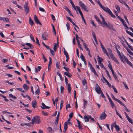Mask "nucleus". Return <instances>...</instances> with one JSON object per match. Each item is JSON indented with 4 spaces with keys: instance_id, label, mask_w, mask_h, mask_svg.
<instances>
[{
    "instance_id": "nucleus-1",
    "label": "nucleus",
    "mask_w": 133,
    "mask_h": 133,
    "mask_svg": "<svg viewBox=\"0 0 133 133\" xmlns=\"http://www.w3.org/2000/svg\"><path fill=\"white\" fill-rule=\"evenodd\" d=\"M102 21L103 23H103L104 24V27L105 26L109 29H111L112 30H114V29H112L113 25H112L109 23V22H108V24H107L105 20Z\"/></svg>"
},
{
    "instance_id": "nucleus-2",
    "label": "nucleus",
    "mask_w": 133,
    "mask_h": 133,
    "mask_svg": "<svg viewBox=\"0 0 133 133\" xmlns=\"http://www.w3.org/2000/svg\"><path fill=\"white\" fill-rule=\"evenodd\" d=\"M79 5L81 7L82 9H83L86 11H88L89 10V9L87 8V6L84 3H82V1H81L79 2Z\"/></svg>"
},
{
    "instance_id": "nucleus-3",
    "label": "nucleus",
    "mask_w": 133,
    "mask_h": 133,
    "mask_svg": "<svg viewBox=\"0 0 133 133\" xmlns=\"http://www.w3.org/2000/svg\"><path fill=\"white\" fill-rule=\"evenodd\" d=\"M24 8L26 14H27L29 12V8L28 6V2L25 3L24 5Z\"/></svg>"
},
{
    "instance_id": "nucleus-4",
    "label": "nucleus",
    "mask_w": 133,
    "mask_h": 133,
    "mask_svg": "<svg viewBox=\"0 0 133 133\" xmlns=\"http://www.w3.org/2000/svg\"><path fill=\"white\" fill-rule=\"evenodd\" d=\"M96 86L95 87V89L97 93L99 94H100V92H101V91H102L101 90V89L98 85L97 84H96Z\"/></svg>"
},
{
    "instance_id": "nucleus-5",
    "label": "nucleus",
    "mask_w": 133,
    "mask_h": 133,
    "mask_svg": "<svg viewBox=\"0 0 133 133\" xmlns=\"http://www.w3.org/2000/svg\"><path fill=\"white\" fill-rule=\"evenodd\" d=\"M107 115L105 113V112H103L100 115L99 118L101 120H103L104 119Z\"/></svg>"
},
{
    "instance_id": "nucleus-6",
    "label": "nucleus",
    "mask_w": 133,
    "mask_h": 133,
    "mask_svg": "<svg viewBox=\"0 0 133 133\" xmlns=\"http://www.w3.org/2000/svg\"><path fill=\"white\" fill-rule=\"evenodd\" d=\"M34 21L37 24H38L41 25H42V24L39 20L38 18L35 15L34 16Z\"/></svg>"
},
{
    "instance_id": "nucleus-7",
    "label": "nucleus",
    "mask_w": 133,
    "mask_h": 133,
    "mask_svg": "<svg viewBox=\"0 0 133 133\" xmlns=\"http://www.w3.org/2000/svg\"><path fill=\"white\" fill-rule=\"evenodd\" d=\"M48 35L47 33L44 32L42 35V37L43 39L47 40V39L46 37L48 36Z\"/></svg>"
},
{
    "instance_id": "nucleus-8",
    "label": "nucleus",
    "mask_w": 133,
    "mask_h": 133,
    "mask_svg": "<svg viewBox=\"0 0 133 133\" xmlns=\"http://www.w3.org/2000/svg\"><path fill=\"white\" fill-rule=\"evenodd\" d=\"M35 122L36 123L39 124L41 122L39 117L38 116H36Z\"/></svg>"
},
{
    "instance_id": "nucleus-9",
    "label": "nucleus",
    "mask_w": 133,
    "mask_h": 133,
    "mask_svg": "<svg viewBox=\"0 0 133 133\" xmlns=\"http://www.w3.org/2000/svg\"><path fill=\"white\" fill-rule=\"evenodd\" d=\"M110 57L117 64H119V62L117 59L115 57L113 54L110 55Z\"/></svg>"
},
{
    "instance_id": "nucleus-10",
    "label": "nucleus",
    "mask_w": 133,
    "mask_h": 133,
    "mask_svg": "<svg viewBox=\"0 0 133 133\" xmlns=\"http://www.w3.org/2000/svg\"><path fill=\"white\" fill-rule=\"evenodd\" d=\"M124 58L125 59V61L127 62V64L130 66H132V64L129 61L128 59H127V57L126 56H124Z\"/></svg>"
},
{
    "instance_id": "nucleus-11",
    "label": "nucleus",
    "mask_w": 133,
    "mask_h": 133,
    "mask_svg": "<svg viewBox=\"0 0 133 133\" xmlns=\"http://www.w3.org/2000/svg\"><path fill=\"white\" fill-rule=\"evenodd\" d=\"M102 9L104 11L106 12L107 13L109 14L110 13V11H111L109 8H106L104 7H103V8H102Z\"/></svg>"
},
{
    "instance_id": "nucleus-12",
    "label": "nucleus",
    "mask_w": 133,
    "mask_h": 133,
    "mask_svg": "<svg viewBox=\"0 0 133 133\" xmlns=\"http://www.w3.org/2000/svg\"><path fill=\"white\" fill-rule=\"evenodd\" d=\"M42 106L41 108L43 109H48L50 108V107L46 106L45 104L43 103L42 104Z\"/></svg>"
},
{
    "instance_id": "nucleus-13",
    "label": "nucleus",
    "mask_w": 133,
    "mask_h": 133,
    "mask_svg": "<svg viewBox=\"0 0 133 133\" xmlns=\"http://www.w3.org/2000/svg\"><path fill=\"white\" fill-rule=\"evenodd\" d=\"M23 87L25 91H26L28 90L29 88V86L27 85L26 84H23Z\"/></svg>"
},
{
    "instance_id": "nucleus-14",
    "label": "nucleus",
    "mask_w": 133,
    "mask_h": 133,
    "mask_svg": "<svg viewBox=\"0 0 133 133\" xmlns=\"http://www.w3.org/2000/svg\"><path fill=\"white\" fill-rule=\"evenodd\" d=\"M84 118L86 122H88L89 121V119L90 118V116L85 115L84 116Z\"/></svg>"
},
{
    "instance_id": "nucleus-15",
    "label": "nucleus",
    "mask_w": 133,
    "mask_h": 133,
    "mask_svg": "<svg viewBox=\"0 0 133 133\" xmlns=\"http://www.w3.org/2000/svg\"><path fill=\"white\" fill-rule=\"evenodd\" d=\"M36 104L37 102L36 101L35 99H34L32 102V107L33 108H35Z\"/></svg>"
},
{
    "instance_id": "nucleus-16",
    "label": "nucleus",
    "mask_w": 133,
    "mask_h": 133,
    "mask_svg": "<svg viewBox=\"0 0 133 133\" xmlns=\"http://www.w3.org/2000/svg\"><path fill=\"white\" fill-rule=\"evenodd\" d=\"M94 17L97 22H99L102 25L103 24V23L99 19V18L96 15H94Z\"/></svg>"
},
{
    "instance_id": "nucleus-17",
    "label": "nucleus",
    "mask_w": 133,
    "mask_h": 133,
    "mask_svg": "<svg viewBox=\"0 0 133 133\" xmlns=\"http://www.w3.org/2000/svg\"><path fill=\"white\" fill-rule=\"evenodd\" d=\"M76 9L77 10H78L79 14H80L81 15V16H83V14L81 11V10L80 9V8L78 6H76Z\"/></svg>"
},
{
    "instance_id": "nucleus-18",
    "label": "nucleus",
    "mask_w": 133,
    "mask_h": 133,
    "mask_svg": "<svg viewBox=\"0 0 133 133\" xmlns=\"http://www.w3.org/2000/svg\"><path fill=\"white\" fill-rule=\"evenodd\" d=\"M68 93L70 94L71 90V85L69 83L68 84Z\"/></svg>"
},
{
    "instance_id": "nucleus-19",
    "label": "nucleus",
    "mask_w": 133,
    "mask_h": 133,
    "mask_svg": "<svg viewBox=\"0 0 133 133\" xmlns=\"http://www.w3.org/2000/svg\"><path fill=\"white\" fill-rule=\"evenodd\" d=\"M29 23L31 26H32L34 25V23L32 19L30 17L29 18Z\"/></svg>"
},
{
    "instance_id": "nucleus-20",
    "label": "nucleus",
    "mask_w": 133,
    "mask_h": 133,
    "mask_svg": "<svg viewBox=\"0 0 133 133\" xmlns=\"http://www.w3.org/2000/svg\"><path fill=\"white\" fill-rule=\"evenodd\" d=\"M25 45L30 47L31 49H33L34 48L33 46L30 43H26L25 44Z\"/></svg>"
},
{
    "instance_id": "nucleus-21",
    "label": "nucleus",
    "mask_w": 133,
    "mask_h": 133,
    "mask_svg": "<svg viewBox=\"0 0 133 133\" xmlns=\"http://www.w3.org/2000/svg\"><path fill=\"white\" fill-rule=\"evenodd\" d=\"M91 70V71L94 74L96 75L97 76H98V74L96 73L94 68V67L92 68L91 69H90Z\"/></svg>"
},
{
    "instance_id": "nucleus-22",
    "label": "nucleus",
    "mask_w": 133,
    "mask_h": 133,
    "mask_svg": "<svg viewBox=\"0 0 133 133\" xmlns=\"http://www.w3.org/2000/svg\"><path fill=\"white\" fill-rule=\"evenodd\" d=\"M114 127L116 128L117 131H119L120 130V128H119V126L116 124H115L114 126Z\"/></svg>"
},
{
    "instance_id": "nucleus-23",
    "label": "nucleus",
    "mask_w": 133,
    "mask_h": 133,
    "mask_svg": "<svg viewBox=\"0 0 133 133\" xmlns=\"http://www.w3.org/2000/svg\"><path fill=\"white\" fill-rule=\"evenodd\" d=\"M83 45L84 46V48L86 50L88 51L89 52H90L89 49L87 47V45L85 43H84Z\"/></svg>"
},
{
    "instance_id": "nucleus-24",
    "label": "nucleus",
    "mask_w": 133,
    "mask_h": 133,
    "mask_svg": "<svg viewBox=\"0 0 133 133\" xmlns=\"http://www.w3.org/2000/svg\"><path fill=\"white\" fill-rule=\"evenodd\" d=\"M69 70V68H67V76L69 77L70 78L71 77L72 75L69 73V71H68Z\"/></svg>"
},
{
    "instance_id": "nucleus-25",
    "label": "nucleus",
    "mask_w": 133,
    "mask_h": 133,
    "mask_svg": "<svg viewBox=\"0 0 133 133\" xmlns=\"http://www.w3.org/2000/svg\"><path fill=\"white\" fill-rule=\"evenodd\" d=\"M98 63H101L102 61H103V59L102 58L98 56Z\"/></svg>"
},
{
    "instance_id": "nucleus-26",
    "label": "nucleus",
    "mask_w": 133,
    "mask_h": 133,
    "mask_svg": "<svg viewBox=\"0 0 133 133\" xmlns=\"http://www.w3.org/2000/svg\"><path fill=\"white\" fill-rule=\"evenodd\" d=\"M56 44H57L58 45V40H57V43H56L55 44L54 46V49L55 51H56L57 49L56 48Z\"/></svg>"
},
{
    "instance_id": "nucleus-27",
    "label": "nucleus",
    "mask_w": 133,
    "mask_h": 133,
    "mask_svg": "<svg viewBox=\"0 0 133 133\" xmlns=\"http://www.w3.org/2000/svg\"><path fill=\"white\" fill-rule=\"evenodd\" d=\"M127 118L129 122L130 123L132 124H133L132 120L129 117H127Z\"/></svg>"
},
{
    "instance_id": "nucleus-28",
    "label": "nucleus",
    "mask_w": 133,
    "mask_h": 133,
    "mask_svg": "<svg viewBox=\"0 0 133 133\" xmlns=\"http://www.w3.org/2000/svg\"><path fill=\"white\" fill-rule=\"evenodd\" d=\"M124 56V55L123 56ZM119 56V58L121 59V61L122 62H123V63H124L125 61H124V59L123 58V57L121 55V56Z\"/></svg>"
},
{
    "instance_id": "nucleus-29",
    "label": "nucleus",
    "mask_w": 133,
    "mask_h": 133,
    "mask_svg": "<svg viewBox=\"0 0 133 133\" xmlns=\"http://www.w3.org/2000/svg\"><path fill=\"white\" fill-rule=\"evenodd\" d=\"M116 101L118 102L120 104L122 105L124 107L125 105L121 101L118 99H117Z\"/></svg>"
},
{
    "instance_id": "nucleus-30",
    "label": "nucleus",
    "mask_w": 133,
    "mask_h": 133,
    "mask_svg": "<svg viewBox=\"0 0 133 133\" xmlns=\"http://www.w3.org/2000/svg\"><path fill=\"white\" fill-rule=\"evenodd\" d=\"M80 57L81 59L83 61H85V59L84 58V57L82 54H81Z\"/></svg>"
},
{
    "instance_id": "nucleus-31",
    "label": "nucleus",
    "mask_w": 133,
    "mask_h": 133,
    "mask_svg": "<svg viewBox=\"0 0 133 133\" xmlns=\"http://www.w3.org/2000/svg\"><path fill=\"white\" fill-rule=\"evenodd\" d=\"M115 7L118 12L119 13L120 12V10L119 6L118 5H116Z\"/></svg>"
},
{
    "instance_id": "nucleus-32",
    "label": "nucleus",
    "mask_w": 133,
    "mask_h": 133,
    "mask_svg": "<svg viewBox=\"0 0 133 133\" xmlns=\"http://www.w3.org/2000/svg\"><path fill=\"white\" fill-rule=\"evenodd\" d=\"M64 132H65L66 131V122H65L64 125Z\"/></svg>"
},
{
    "instance_id": "nucleus-33",
    "label": "nucleus",
    "mask_w": 133,
    "mask_h": 133,
    "mask_svg": "<svg viewBox=\"0 0 133 133\" xmlns=\"http://www.w3.org/2000/svg\"><path fill=\"white\" fill-rule=\"evenodd\" d=\"M35 94L37 95H39L40 93V90L39 89L38 87L37 90L35 92Z\"/></svg>"
},
{
    "instance_id": "nucleus-34",
    "label": "nucleus",
    "mask_w": 133,
    "mask_h": 133,
    "mask_svg": "<svg viewBox=\"0 0 133 133\" xmlns=\"http://www.w3.org/2000/svg\"><path fill=\"white\" fill-rule=\"evenodd\" d=\"M48 130L49 132H50V133H52V128L50 127H48Z\"/></svg>"
},
{
    "instance_id": "nucleus-35",
    "label": "nucleus",
    "mask_w": 133,
    "mask_h": 133,
    "mask_svg": "<svg viewBox=\"0 0 133 133\" xmlns=\"http://www.w3.org/2000/svg\"><path fill=\"white\" fill-rule=\"evenodd\" d=\"M122 83L124 85L125 87V88L127 89H129V88L128 86H127V84L126 83H125L124 82H122Z\"/></svg>"
},
{
    "instance_id": "nucleus-36",
    "label": "nucleus",
    "mask_w": 133,
    "mask_h": 133,
    "mask_svg": "<svg viewBox=\"0 0 133 133\" xmlns=\"http://www.w3.org/2000/svg\"><path fill=\"white\" fill-rule=\"evenodd\" d=\"M107 50L109 52V54L110 55H110H111L112 54H112V50L110 48H108V49Z\"/></svg>"
},
{
    "instance_id": "nucleus-37",
    "label": "nucleus",
    "mask_w": 133,
    "mask_h": 133,
    "mask_svg": "<svg viewBox=\"0 0 133 133\" xmlns=\"http://www.w3.org/2000/svg\"><path fill=\"white\" fill-rule=\"evenodd\" d=\"M102 50L104 53H105L107 56H108V54L107 52V50L105 49L104 48V49H103Z\"/></svg>"
},
{
    "instance_id": "nucleus-38",
    "label": "nucleus",
    "mask_w": 133,
    "mask_h": 133,
    "mask_svg": "<svg viewBox=\"0 0 133 133\" xmlns=\"http://www.w3.org/2000/svg\"><path fill=\"white\" fill-rule=\"evenodd\" d=\"M126 32L129 35L133 37V34L131 32L128 31L127 30H126Z\"/></svg>"
},
{
    "instance_id": "nucleus-39",
    "label": "nucleus",
    "mask_w": 133,
    "mask_h": 133,
    "mask_svg": "<svg viewBox=\"0 0 133 133\" xmlns=\"http://www.w3.org/2000/svg\"><path fill=\"white\" fill-rule=\"evenodd\" d=\"M109 14L110 15V16L112 17L113 18H115V16L113 14L111 11H110V12Z\"/></svg>"
},
{
    "instance_id": "nucleus-40",
    "label": "nucleus",
    "mask_w": 133,
    "mask_h": 133,
    "mask_svg": "<svg viewBox=\"0 0 133 133\" xmlns=\"http://www.w3.org/2000/svg\"><path fill=\"white\" fill-rule=\"evenodd\" d=\"M116 112L117 114L119 116V117L122 119L123 118L122 116L120 115L119 114L117 110H116Z\"/></svg>"
},
{
    "instance_id": "nucleus-41",
    "label": "nucleus",
    "mask_w": 133,
    "mask_h": 133,
    "mask_svg": "<svg viewBox=\"0 0 133 133\" xmlns=\"http://www.w3.org/2000/svg\"><path fill=\"white\" fill-rule=\"evenodd\" d=\"M9 96L10 97H11L15 99H16L17 98V97H16L15 96L12 94H9Z\"/></svg>"
},
{
    "instance_id": "nucleus-42",
    "label": "nucleus",
    "mask_w": 133,
    "mask_h": 133,
    "mask_svg": "<svg viewBox=\"0 0 133 133\" xmlns=\"http://www.w3.org/2000/svg\"><path fill=\"white\" fill-rule=\"evenodd\" d=\"M63 65L64 66L63 68H64V69L66 71V68L65 67V66H66V63L64 61H63Z\"/></svg>"
},
{
    "instance_id": "nucleus-43",
    "label": "nucleus",
    "mask_w": 133,
    "mask_h": 133,
    "mask_svg": "<svg viewBox=\"0 0 133 133\" xmlns=\"http://www.w3.org/2000/svg\"><path fill=\"white\" fill-rule=\"evenodd\" d=\"M90 121L91 122H95V120L94 118L91 117V116H90Z\"/></svg>"
},
{
    "instance_id": "nucleus-44",
    "label": "nucleus",
    "mask_w": 133,
    "mask_h": 133,
    "mask_svg": "<svg viewBox=\"0 0 133 133\" xmlns=\"http://www.w3.org/2000/svg\"><path fill=\"white\" fill-rule=\"evenodd\" d=\"M99 65L100 66L101 68H103L104 69L106 70V68H104V65L102 63H99Z\"/></svg>"
},
{
    "instance_id": "nucleus-45",
    "label": "nucleus",
    "mask_w": 133,
    "mask_h": 133,
    "mask_svg": "<svg viewBox=\"0 0 133 133\" xmlns=\"http://www.w3.org/2000/svg\"><path fill=\"white\" fill-rule=\"evenodd\" d=\"M71 4L72 6V7L77 12V10L76 9V7H75L74 3H71Z\"/></svg>"
},
{
    "instance_id": "nucleus-46",
    "label": "nucleus",
    "mask_w": 133,
    "mask_h": 133,
    "mask_svg": "<svg viewBox=\"0 0 133 133\" xmlns=\"http://www.w3.org/2000/svg\"><path fill=\"white\" fill-rule=\"evenodd\" d=\"M124 109L127 112L129 113L130 112V110L127 109L125 105L124 106Z\"/></svg>"
},
{
    "instance_id": "nucleus-47",
    "label": "nucleus",
    "mask_w": 133,
    "mask_h": 133,
    "mask_svg": "<svg viewBox=\"0 0 133 133\" xmlns=\"http://www.w3.org/2000/svg\"><path fill=\"white\" fill-rule=\"evenodd\" d=\"M83 100L84 101V108H85V107L86 105H87V101H85L84 99H83Z\"/></svg>"
},
{
    "instance_id": "nucleus-48",
    "label": "nucleus",
    "mask_w": 133,
    "mask_h": 133,
    "mask_svg": "<svg viewBox=\"0 0 133 133\" xmlns=\"http://www.w3.org/2000/svg\"><path fill=\"white\" fill-rule=\"evenodd\" d=\"M87 83V82L85 78L84 79V80H83L82 81V84L83 85L85 86Z\"/></svg>"
},
{
    "instance_id": "nucleus-49",
    "label": "nucleus",
    "mask_w": 133,
    "mask_h": 133,
    "mask_svg": "<svg viewBox=\"0 0 133 133\" xmlns=\"http://www.w3.org/2000/svg\"><path fill=\"white\" fill-rule=\"evenodd\" d=\"M111 96L112 98L114 100L116 101L117 99L116 98H115L112 94H111Z\"/></svg>"
},
{
    "instance_id": "nucleus-50",
    "label": "nucleus",
    "mask_w": 133,
    "mask_h": 133,
    "mask_svg": "<svg viewBox=\"0 0 133 133\" xmlns=\"http://www.w3.org/2000/svg\"><path fill=\"white\" fill-rule=\"evenodd\" d=\"M127 51L131 55L133 56V53L132 52H131L130 50L129 49H128L127 50Z\"/></svg>"
},
{
    "instance_id": "nucleus-51",
    "label": "nucleus",
    "mask_w": 133,
    "mask_h": 133,
    "mask_svg": "<svg viewBox=\"0 0 133 133\" xmlns=\"http://www.w3.org/2000/svg\"><path fill=\"white\" fill-rule=\"evenodd\" d=\"M112 87L113 89L114 90V91L116 93H118V91L116 88H115V87L113 85H112Z\"/></svg>"
},
{
    "instance_id": "nucleus-52",
    "label": "nucleus",
    "mask_w": 133,
    "mask_h": 133,
    "mask_svg": "<svg viewBox=\"0 0 133 133\" xmlns=\"http://www.w3.org/2000/svg\"><path fill=\"white\" fill-rule=\"evenodd\" d=\"M116 50L119 56H121V54L120 52L118 50L117 48H116Z\"/></svg>"
},
{
    "instance_id": "nucleus-53",
    "label": "nucleus",
    "mask_w": 133,
    "mask_h": 133,
    "mask_svg": "<svg viewBox=\"0 0 133 133\" xmlns=\"http://www.w3.org/2000/svg\"><path fill=\"white\" fill-rule=\"evenodd\" d=\"M64 89V87L62 86L61 87V93H62L63 92V90Z\"/></svg>"
},
{
    "instance_id": "nucleus-54",
    "label": "nucleus",
    "mask_w": 133,
    "mask_h": 133,
    "mask_svg": "<svg viewBox=\"0 0 133 133\" xmlns=\"http://www.w3.org/2000/svg\"><path fill=\"white\" fill-rule=\"evenodd\" d=\"M88 65H89V67L90 68V69H91V68H92L93 67L92 65L90 63V62H88Z\"/></svg>"
},
{
    "instance_id": "nucleus-55",
    "label": "nucleus",
    "mask_w": 133,
    "mask_h": 133,
    "mask_svg": "<svg viewBox=\"0 0 133 133\" xmlns=\"http://www.w3.org/2000/svg\"><path fill=\"white\" fill-rule=\"evenodd\" d=\"M67 11L69 12V14L70 16H72L73 17L74 16L70 12V10H69L68 8H67Z\"/></svg>"
},
{
    "instance_id": "nucleus-56",
    "label": "nucleus",
    "mask_w": 133,
    "mask_h": 133,
    "mask_svg": "<svg viewBox=\"0 0 133 133\" xmlns=\"http://www.w3.org/2000/svg\"><path fill=\"white\" fill-rule=\"evenodd\" d=\"M50 53L52 54V55H55V54L54 51L51 49H50Z\"/></svg>"
},
{
    "instance_id": "nucleus-57",
    "label": "nucleus",
    "mask_w": 133,
    "mask_h": 133,
    "mask_svg": "<svg viewBox=\"0 0 133 133\" xmlns=\"http://www.w3.org/2000/svg\"><path fill=\"white\" fill-rule=\"evenodd\" d=\"M56 66L58 68L60 69V68L59 67V66H60L59 63V62H57L56 63Z\"/></svg>"
},
{
    "instance_id": "nucleus-58",
    "label": "nucleus",
    "mask_w": 133,
    "mask_h": 133,
    "mask_svg": "<svg viewBox=\"0 0 133 133\" xmlns=\"http://www.w3.org/2000/svg\"><path fill=\"white\" fill-rule=\"evenodd\" d=\"M9 65H6V67L8 68L9 69H13V67L11 66H8Z\"/></svg>"
},
{
    "instance_id": "nucleus-59",
    "label": "nucleus",
    "mask_w": 133,
    "mask_h": 133,
    "mask_svg": "<svg viewBox=\"0 0 133 133\" xmlns=\"http://www.w3.org/2000/svg\"><path fill=\"white\" fill-rule=\"evenodd\" d=\"M36 43L37 44H38V45L39 46L40 45V44H39V40H38V39L37 37H36Z\"/></svg>"
},
{
    "instance_id": "nucleus-60",
    "label": "nucleus",
    "mask_w": 133,
    "mask_h": 133,
    "mask_svg": "<svg viewBox=\"0 0 133 133\" xmlns=\"http://www.w3.org/2000/svg\"><path fill=\"white\" fill-rule=\"evenodd\" d=\"M101 96H102V97L103 98H106V97L104 96V94H103L102 91H101Z\"/></svg>"
},
{
    "instance_id": "nucleus-61",
    "label": "nucleus",
    "mask_w": 133,
    "mask_h": 133,
    "mask_svg": "<svg viewBox=\"0 0 133 133\" xmlns=\"http://www.w3.org/2000/svg\"><path fill=\"white\" fill-rule=\"evenodd\" d=\"M69 118H72L73 117V113L72 112L70 113L69 115Z\"/></svg>"
},
{
    "instance_id": "nucleus-62",
    "label": "nucleus",
    "mask_w": 133,
    "mask_h": 133,
    "mask_svg": "<svg viewBox=\"0 0 133 133\" xmlns=\"http://www.w3.org/2000/svg\"><path fill=\"white\" fill-rule=\"evenodd\" d=\"M58 119H59V118H57L56 117V121L55 122V124L56 125H57L58 123Z\"/></svg>"
},
{
    "instance_id": "nucleus-63",
    "label": "nucleus",
    "mask_w": 133,
    "mask_h": 133,
    "mask_svg": "<svg viewBox=\"0 0 133 133\" xmlns=\"http://www.w3.org/2000/svg\"><path fill=\"white\" fill-rule=\"evenodd\" d=\"M42 112L43 114V115H44L45 116H48V114L47 113V112H44L43 111H42Z\"/></svg>"
},
{
    "instance_id": "nucleus-64",
    "label": "nucleus",
    "mask_w": 133,
    "mask_h": 133,
    "mask_svg": "<svg viewBox=\"0 0 133 133\" xmlns=\"http://www.w3.org/2000/svg\"><path fill=\"white\" fill-rule=\"evenodd\" d=\"M7 61H8V60L7 59H2V62L3 63H6V62H7Z\"/></svg>"
}]
</instances>
